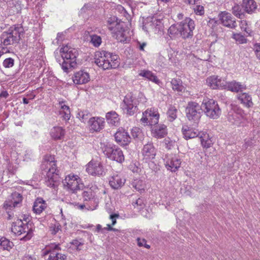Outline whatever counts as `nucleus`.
I'll return each mask as SVG.
<instances>
[{
  "label": "nucleus",
  "mask_w": 260,
  "mask_h": 260,
  "mask_svg": "<svg viewBox=\"0 0 260 260\" xmlns=\"http://www.w3.org/2000/svg\"><path fill=\"white\" fill-rule=\"evenodd\" d=\"M42 170L46 174L45 183L47 186L55 188L59 181V171L57 169L54 157L46 156L41 166Z\"/></svg>",
  "instance_id": "1"
},
{
  "label": "nucleus",
  "mask_w": 260,
  "mask_h": 260,
  "mask_svg": "<svg viewBox=\"0 0 260 260\" xmlns=\"http://www.w3.org/2000/svg\"><path fill=\"white\" fill-rule=\"evenodd\" d=\"M59 53L63 61L61 63L60 59H58V58L56 59L58 62H59L64 72L68 73L70 71V69L75 68L76 67V58L78 55L77 49L69 45H63L60 48Z\"/></svg>",
  "instance_id": "2"
},
{
  "label": "nucleus",
  "mask_w": 260,
  "mask_h": 260,
  "mask_svg": "<svg viewBox=\"0 0 260 260\" xmlns=\"http://www.w3.org/2000/svg\"><path fill=\"white\" fill-rule=\"evenodd\" d=\"M11 231L17 236L24 235L21 240L24 241L30 239L33 236L34 232L31 224H25L21 219H17L13 223Z\"/></svg>",
  "instance_id": "3"
},
{
  "label": "nucleus",
  "mask_w": 260,
  "mask_h": 260,
  "mask_svg": "<svg viewBox=\"0 0 260 260\" xmlns=\"http://www.w3.org/2000/svg\"><path fill=\"white\" fill-rule=\"evenodd\" d=\"M105 155L112 160L122 163L124 160L122 151L117 146L110 143H104L101 146Z\"/></svg>",
  "instance_id": "4"
},
{
  "label": "nucleus",
  "mask_w": 260,
  "mask_h": 260,
  "mask_svg": "<svg viewBox=\"0 0 260 260\" xmlns=\"http://www.w3.org/2000/svg\"><path fill=\"white\" fill-rule=\"evenodd\" d=\"M63 188L69 191L75 192L82 189L84 184L80 177L76 174L71 173L65 177L62 180Z\"/></svg>",
  "instance_id": "5"
},
{
  "label": "nucleus",
  "mask_w": 260,
  "mask_h": 260,
  "mask_svg": "<svg viewBox=\"0 0 260 260\" xmlns=\"http://www.w3.org/2000/svg\"><path fill=\"white\" fill-rule=\"evenodd\" d=\"M202 110L205 115L212 119H217L220 115V110L217 102L208 98L203 99L201 105Z\"/></svg>",
  "instance_id": "6"
},
{
  "label": "nucleus",
  "mask_w": 260,
  "mask_h": 260,
  "mask_svg": "<svg viewBox=\"0 0 260 260\" xmlns=\"http://www.w3.org/2000/svg\"><path fill=\"white\" fill-rule=\"evenodd\" d=\"M111 33L115 40L123 43H128L131 36L133 35V32L125 26L124 23L123 24H119L118 27L111 31Z\"/></svg>",
  "instance_id": "7"
},
{
  "label": "nucleus",
  "mask_w": 260,
  "mask_h": 260,
  "mask_svg": "<svg viewBox=\"0 0 260 260\" xmlns=\"http://www.w3.org/2000/svg\"><path fill=\"white\" fill-rule=\"evenodd\" d=\"M163 23L161 20L156 17H147L143 22V29L147 33H158L163 29Z\"/></svg>",
  "instance_id": "8"
},
{
  "label": "nucleus",
  "mask_w": 260,
  "mask_h": 260,
  "mask_svg": "<svg viewBox=\"0 0 260 260\" xmlns=\"http://www.w3.org/2000/svg\"><path fill=\"white\" fill-rule=\"evenodd\" d=\"M180 29V37L183 39L192 37L193 30L195 28L194 21L189 17H186L183 21L178 23Z\"/></svg>",
  "instance_id": "9"
},
{
  "label": "nucleus",
  "mask_w": 260,
  "mask_h": 260,
  "mask_svg": "<svg viewBox=\"0 0 260 260\" xmlns=\"http://www.w3.org/2000/svg\"><path fill=\"white\" fill-rule=\"evenodd\" d=\"M201 106L197 103L189 102L185 110L187 118L189 121L198 123L201 117Z\"/></svg>",
  "instance_id": "10"
},
{
  "label": "nucleus",
  "mask_w": 260,
  "mask_h": 260,
  "mask_svg": "<svg viewBox=\"0 0 260 260\" xmlns=\"http://www.w3.org/2000/svg\"><path fill=\"white\" fill-rule=\"evenodd\" d=\"M95 63L103 70L111 69V64L108 62V59H112L111 53L105 51H97L95 53ZM116 57L114 56L113 61H115Z\"/></svg>",
  "instance_id": "11"
},
{
  "label": "nucleus",
  "mask_w": 260,
  "mask_h": 260,
  "mask_svg": "<svg viewBox=\"0 0 260 260\" xmlns=\"http://www.w3.org/2000/svg\"><path fill=\"white\" fill-rule=\"evenodd\" d=\"M59 249L58 245L50 244L42 250V255L45 256L49 254L48 260H66L67 256L59 252Z\"/></svg>",
  "instance_id": "12"
},
{
  "label": "nucleus",
  "mask_w": 260,
  "mask_h": 260,
  "mask_svg": "<svg viewBox=\"0 0 260 260\" xmlns=\"http://www.w3.org/2000/svg\"><path fill=\"white\" fill-rule=\"evenodd\" d=\"M120 107L123 112L128 115H133L138 110L136 101L129 94L125 96Z\"/></svg>",
  "instance_id": "13"
},
{
  "label": "nucleus",
  "mask_w": 260,
  "mask_h": 260,
  "mask_svg": "<svg viewBox=\"0 0 260 260\" xmlns=\"http://www.w3.org/2000/svg\"><path fill=\"white\" fill-rule=\"evenodd\" d=\"M86 171L92 176H102L105 174L102 163L99 160L91 159L86 165Z\"/></svg>",
  "instance_id": "14"
},
{
  "label": "nucleus",
  "mask_w": 260,
  "mask_h": 260,
  "mask_svg": "<svg viewBox=\"0 0 260 260\" xmlns=\"http://www.w3.org/2000/svg\"><path fill=\"white\" fill-rule=\"evenodd\" d=\"M159 115L157 109L154 108L148 109L143 113L141 121L146 125H155L158 123Z\"/></svg>",
  "instance_id": "15"
},
{
  "label": "nucleus",
  "mask_w": 260,
  "mask_h": 260,
  "mask_svg": "<svg viewBox=\"0 0 260 260\" xmlns=\"http://www.w3.org/2000/svg\"><path fill=\"white\" fill-rule=\"evenodd\" d=\"M227 81L225 78L216 76H211L206 79V84L208 87L213 89H222L226 87Z\"/></svg>",
  "instance_id": "16"
},
{
  "label": "nucleus",
  "mask_w": 260,
  "mask_h": 260,
  "mask_svg": "<svg viewBox=\"0 0 260 260\" xmlns=\"http://www.w3.org/2000/svg\"><path fill=\"white\" fill-rule=\"evenodd\" d=\"M181 160L176 155H168L165 160V166L168 170L176 172L180 167Z\"/></svg>",
  "instance_id": "17"
},
{
  "label": "nucleus",
  "mask_w": 260,
  "mask_h": 260,
  "mask_svg": "<svg viewBox=\"0 0 260 260\" xmlns=\"http://www.w3.org/2000/svg\"><path fill=\"white\" fill-rule=\"evenodd\" d=\"M141 153L143 159L146 162H148L155 158L156 150L152 143H148L144 145Z\"/></svg>",
  "instance_id": "18"
},
{
  "label": "nucleus",
  "mask_w": 260,
  "mask_h": 260,
  "mask_svg": "<svg viewBox=\"0 0 260 260\" xmlns=\"http://www.w3.org/2000/svg\"><path fill=\"white\" fill-rule=\"evenodd\" d=\"M8 31L10 33L16 43L20 40H25L24 30L23 27L20 25H14L11 26Z\"/></svg>",
  "instance_id": "19"
},
{
  "label": "nucleus",
  "mask_w": 260,
  "mask_h": 260,
  "mask_svg": "<svg viewBox=\"0 0 260 260\" xmlns=\"http://www.w3.org/2000/svg\"><path fill=\"white\" fill-rule=\"evenodd\" d=\"M73 81L76 85L85 84L90 80L89 73L84 70H80L74 73L72 77Z\"/></svg>",
  "instance_id": "20"
},
{
  "label": "nucleus",
  "mask_w": 260,
  "mask_h": 260,
  "mask_svg": "<svg viewBox=\"0 0 260 260\" xmlns=\"http://www.w3.org/2000/svg\"><path fill=\"white\" fill-rule=\"evenodd\" d=\"M83 197L84 201L90 202V205L87 207V210H93L96 208L99 204V198L95 192H92L91 190L84 191L83 193Z\"/></svg>",
  "instance_id": "21"
},
{
  "label": "nucleus",
  "mask_w": 260,
  "mask_h": 260,
  "mask_svg": "<svg viewBox=\"0 0 260 260\" xmlns=\"http://www.w3.org/2000/svg\"><path fill=\"white\" fill-rule=\"evenodd\" d=\"M105 119L101 117H93L90 118L88 121V125L90 131L100 132L105 126Z\"/></svg>",
  "instance_id": "22"
},
{
  "label": "nucleus",
  "mask_w": 260,
  "mask_h": 260,
  "mask_svg": "<svg viewBox=\"0 0 260 260\" xmlns=\"http://www.w3.org/2000/svg\"><path fill=\"white\" fill-rule=\"evenodd\" d=\"M125 182V178L120 174L114 173L109 178V185L112 188L115 189L121 187Z\"/></svg>",
  "instance_id": "23"
},
{
  "label": "nucleus",
  "mask_w": 260,
  "mask_h": 260,
  "mask_svg": "<svg viewBox=\"0 0 260 260\" xmlns=\"http://www.w3.org/2000/svg\"><path fill=\"white\" fill-rule=\"evenodd\" d=\"M22 201V196L18 192H14L11 196L10 199L6 201L4 204V207L6 210L11 209L17 207Z\"/></svg>",
  "instance_id": "24"
},
{
  "label": "nucleus",
  "mask_w": 260,
  "mask_h": 260,
  "mask_svg": "<svg viewBox=\"0 0 260 260\" xmlns=\"http://www.w3.org/2000/svg\"><path fill=\"white\" fill-rule=\"evenodd\" d=\"M116 141L121 145H126L131 141L128 133L123 128H119L115 134Z\"/></svg>",
  "instance_id": "25"
},
{
  "label": "nucleus",
  "mask_w": 260,
  "mask_h": 260,
  "mask_svg": "<svg viewBox=\"0 0 260 260\" xmlns=\"http://www.w3.org/2000/svg\"><path fill=\"white\" fill-rule=\"evenodd\" d=\"M65 134V129L61 126H54L50 131L51 137L55 140L62 139L64 138Z\"/></svg>",
  "instance_id": "26"
},
{
  "label": "nucleus",
  "mask_w": 260,
  "mask_h": 260,
  "mask_svg": "<svg viewBox=\"0 0 260 260\" xmlns=\"http://www.w3.org/2000/svg\"><path fill=\"white\" fill-rule=\"evenodd\" d=\"M182 132L184 138L186 140L192 139L198 137L200 132L193 127L188 126V125H183L182 128Z\"/></svg>",
  "instance_id": "27"
},
{
  "label": "nucleus",
  "mask_w": 260,
  "mask_h": 260,
  "mask_svg": "<svg viewBox=\"0 0 260 260\" xmlns=\"http://www.w3.org/2000/svg\"><path fill=\"white\" fill-rule=\"evenodd\" d=\"M139 75L148 79L159 86H160L161 84V82L158 79L155 74L150 71L147 70H141L140 71Z\"/></svg>",
  "instance_id": "28"
},
{
  "label": "nucleus",
  "mask_w": 260,
  "mask_h": 260,
  "mask_svg": "<svg viewBox=\"0 0 260 260\" xmlns=\"http://www.w3.org/2000/svg\"><path fill=\"white\" fill-rule=\"evenodd\" d=\"M152 135L156 138H161L167 134V126L164 124L155 125L151 129Z\"/></svg>",
  "instance_id": "29"
},
{
  "label": "nucleus",
  "mask_w": 260,
  "mask_h": 260,
  "mask_svg": "<svg viewBox=\"0 0 260 260\" xmlns=\"http://www.w3.org/2000/svg\"><path fill=\"white\" fill-rule=\"evenodd\" d=\"M60 106L59 113L61 115L63 120L68 121L70 119L71 116L70 109L65 101H59Z\"/></svg>",
  "instance_id": "30"
},
{
  "label": "nucleus",
  "mask_w": 260,
  "mask_h": 260,
  "mask_svg": "<svg viewBox=\"0 0 260 260\" xmlns=\"http://www.w3.org/2000/svg\"><path fill=\"white\" fill-rule=\"evenodd\" d=\"M47 205L42 198H38L34 203L33 211L37 214H41L46 208Z\"/></svg>",
  "instance_id": "31"
},
{
  "label": "nucleus",
  "mask_w": 260,
  "mask_h": 260,
  "mask_svg": "<svg viewBox=\"0 0 260 260\" xmlns=\"http://www.w3.org/2000/svg\"><path fill=\"white\" fill-rule=\"evenodd\" d=\"M242 6L248 14L253 13L257 8L256 3L254 0H243Z\"/></svg>",
  "instance_id": "32"
},
{
  "label": "nucleus",
  "mask_w": 260,
  "mask_h": 260,
  "mask_svg": "<svg viewBox=\"0 0 260 260\" xmlns=\"http://www.w3.org/2000/svg\"><path fill=\"white\" fill-rule=\"evenodd\" d=\"M198 137L200 138L201 145L204 148H208L212 146V140L207 133L200 132Z\"/></svg>",
  "instance_id": "33"
},
{
  "label": "nucleus",
  "mask_w": 260,
  "mask_h": 260,
  "mask_svg": "<svg viewBox=\"0 0 260 260\" xmlns=\"http://www.w3.org/2000/svg\"><path fill=\"white\" fill-rule=\"evenodd\" d=\"M106 118L108 123L111 125L117 126L119 124V115L115 111H112L108 112L106 115Z\"/></svg>",
  "instance_id": "34"
},
{
  "label": "nucleus",
  "mask_w": 260,
  "mask_h": 260,
  "mask_svg": "<svg viewBox=\"0 0 260 260\" xmlns=\"http://www.w3.org/2000/svg\"><path fill=\"white\" fill-rule=\"evenodd\" d=\"M123 22L114 16H111L107 20L108 27L111 31L116 27H118L119 24H123Z\"/></svg>",
  "instance_id": "35"
},
{
  "label": "nucleus",
  "mask_w": 260,
  "mask_h": 260,
  "mask_svg": "<svg viewBox=\"0 0 260 260\" xmlns=\"http://www.w3.org/2000/svg\"><path fill=\"white\" fill-rule=\"evenodd\" d=\"M238 98L241 101V103L248 108L251 107L253 105L251 97L246 93H242L238 94Z\"/></svg>",
  "instance_id": "36"
},
{
  "label": "nucleus",
  "mask_w": 260,
  "mask_h": 260,
  "mask_svg": "<svg viewBox=\"0 0 260 260\" xmlns=\"http://www.w3.org/2000/svg\"><path fill=\"white\" fill-rule=\"evenodd\" d=\"M1 41L2 44L4 46L16 43L8 30L3 32L1 37Z\"/></svg>",
  "instance_id": "37"
},
{
  "label": "nucleus",
  "mask_w": 260,
  "mask_h": 260,
  "mask_svg": "<svg viewBox=\"0 0 260 260\" xmlns=\"http://www.w3.org/2000/svg\"><path fill=\"white\" fill-rule=\"evenodd\" d=\"M13 246V242L6 238L2 237L0 239V249L10 251Z\"/></svg>",
  "instance_id": "38"
},
{
  "label": "nucleus",
  "mask_w": 260,
  "mask_h": 260,
  "mask_svg": "<svg viewBox=\"0 0 260 260\" xmlns=\"http://www.w3.org/2000/svg\"><path fill=\"white\" fill-rule=\"evenodd\" d=\"M179 23H177L174 25H172L168 30L169 36L171 38H175L178 36H180V29Z\"/></svg>",
  "instance_id": "39"
},
{
  "label": "nucleus",
  "mask_w": 260,
  "mask_h": 260,
  "mask_svg": "<svg viewBox=\"0 0 260 260\" xmlns=\"http://www.w3.org/2000/svg\"><path fill=\"white\" fill-rule=\"evenodd\" d=\"M132 185L134 188L141 192L144 190L145 187V182L140 179H134L132 183Z\"/></svg>",
  "instance_id": "40"
},
{
  "label": "nucleus",
  "mask_w": 260,
  "mask_h": 260,
  "mask_svg": "<svg viewBox=\"0 0 260 260\" xmlns=\"http://www.w3.org/2000/svg\"><path fill=\"white\" fill-rule=\"evenodd\" d=\"M177 109L174 106H170L167 111V118L169 121H173L177 118Z\"/></svg>",
  "instance_id": "41"
},
{
  "label": "nucleus",
  "mask_w": 260,
  "mask_h": 260,
  "mask_svg": "<svg viewBox=\"0 0 260 260\" xmlns=\"http://www.w3.org/2000/svg\"><path fill=\"white\" fill-rule=\"evenodd\" d=\"M244 87L238 82L235 81L229 83V90L233 92H239L242 91Z\"/></svg>",
  "instance_id": "42"
},
{
  "label": "nucleus",
  "mask_w": 260,
  "mask_h": 260,
  "mask_svg": "<svg viewBox=\"0 0 260 260\" xmlns=\"http://www.w3.org/2000/svg\"><path fill=\"white\" fill-rule=\"evenodd\" d=\"M90 116V114L87 110L79 111L77 114V118L82 122H85Z\"/></svg>",
  "instance_id": "43"
},
{
  "label": "nucleus",
  "mask_w": 260,
  "mask_h": 260,
  "mask_svg": "<svg viewBox=\"0 0 260 260\" xmlns=\"http://www.w3.org/2000/svg\"><path fill=\"white\" fill-rule=\"evenodd\" d=\"M146 98L142 94L139 95L137 99H135V101H136L137 107L139 108H143L146 106L147 103Z\"/></svg>",
  "instance_id": "44"
},
{
  "label": "nucleus",
  "mask_w": 260,
  "mask_h": 260,
  "mask_svg": "<svg viewBox=\"0 0 260 260\" xmlns=\"http://www.w3.org/2000/svg\"><path fill=\"white\" fill-rule=\"evenodd\" d=\"M171 84L172 89L174 90L177 91H182L184 90V87L181 84V82L180 80L173 79L171 81Z\"/></svg>",
  "instance_id": "45"
},
{
  "label": "nucleus",
  "mask_w": 260,
  "mask_h": 260,
  "mask_svg": "<svg viewBox=\"0 0 260 260\" xmlns=\"http://www.w3.org/2000/svg\"><path fill=\"white\" fill-rule=\"evenodd\" d=\"M131 135L134 139L141 140L143 137V133L142 130L137 127H133L131 130Z\"/></svg>",
  "instance_id": "46"
},
{
  "label": "nucleus",
  "mask_w": 260,
  "mask_h": 260,
  "mask_svg": "<svg viewBox=\"0 0 260 260\" xmlns=\"http://www.w3.org/2000/svg\"><path fill=\"white\" fill-rule=\"evenodd\" d=\"M233 38L238 44H244L246 43L247 41L244 36L239 33L234 34L233 35Z\"/></svg>",
  "instance_id": "47"
},
{
  "label": "nucleus",
  "mask_w": 260,
  "mask_h": 260,
  "mask_svg": "<svg viewBox=\"0 0 260 260\" xmlns=\"http://www.w3.org/2000/svg\"><path fill=\"white\" fill-rule=\"evenodd\" d=\"M240 26L241 30L244 31L247 35H250L251 34V29L248 27L247 22L246 20H241L240 23Z\"/></svg>",
  "instance_id": "48"
},
{
  "label": "nucleus",
  "mask_w": 260,
  "mask_h": 260,
  "mask_svg": "<svg viewBox=\"0 0 260 260\" xmlns=\"http://www.w3.org/2000/svg\"><path fill=\"white\" fill-rule=\"evenodd\" d=\"M60 230V225L58 222L55 221L54 223L51 224L49 231L52 234L55 235Z\"/></svg>",
  "instance_id": "49"
},
{
  "label": "nucleus",
  "mask_w": 260,
  "mask_h": 260,
  "mask_svg": "<svg viewBox=\"0 0 260 260\" xmlns=\"http://www.w3.org/2000/svg\"><path fill=\"white\" fill-rule=\"evenodd\" d=\"M232 13L235 16L239 18H241V16L243 15L241 7L238 4H235L232 7Z\"/></svg>",
  "instance_id": "50"
},
{
  "label": "nucleus",
  "mask_w": 260,
  "mask_h": 260,
  "mask_svg": "<svg viewBox=\"0 0 260 260\" xmlns=\"http://www.w3.org/2000/svg\"><path fill=\"white\" fill-rule=\"evenodd\" d=\"M91 43L94 47H99L102 43V39L98 35H92L91 36Z\"/></svg>",
  "instance_id": "51"
},
{
  "label": "nucleus",
  "mask_w": 260,
  "mask_h": 260,
  "mask_svg": "<svg viewBox=\"0 0 260 260\" xmlns=\"http://www.w3.org/2000/svg\"><path fill=\"white\" fill-rule=\"evenodd\" d=\"M111 57H112V58H113L114 56L116 57V58H115V61H113V58L112 59L111 58V59H108V62H109V63H110V64L112 65L111 69L112 68H113V69L116 68L119 65V61L118 60V56L117 55L112 53H111Z\"/></svg>",
  "instance_id": "52"
},
{
  "label": "nucleus",
  "mask_w": 260,
  "mask_h": 260,
  "mask_svg": "<svg viewBox=\"0 0 260 260\" xmlns=\"http://www.w3.org/2000/svg\"><path fill=\"white\" fill-rule=\"evenodd\" d=\"M219 20L220 22L225 26H228V13L222 12L219 15Z\"/></svg>",
  "instance_id": "53"
},
{
  "label": "nucleus",
  "mask_w": 260,
  "mask_h": 260,
  "mask_svg": "<svg viewBox=\"0 0 260 260\" xmlns=\"http://www.w3.org/2000/svg\"><path fill=\"white\" fill-rule=\"evenodd\" d=\"M164 143L166 147L168 149H171L175 146L176 141L174 140H171L169 138H167L164 140Z\"/></svg>",
  "instance_id": "54"
},
{
  "label": "nucleus",
  "mask_w": 260,
  "mask_h": 260,
  "mask_svg": "<svg viewBox=\"0 0 260 260\" xmlns=\"http://www.w3.org/2000/svg\"><path fill=\"white\" fill-rule=\"evenodd\" d=\"M3 64L6 68H12L14 64V60L12 58H7L4 60Z\"/></svg>",
  "instance_id": "55"
},
{
  "label": "nucleus",
  "mask_w": 260,
  "mask_h": 260,
  "mask_svg": "<svg viewBox=\"0 0 260 260\" xmlns=\"http://www.w3.org/2000/svg\"><path fill=\"white\" fill-rule=\"evenodd\" d=\"M116 10L119 12L122 15H123L127 19L130 18V15L128 14L123 7L121 5L117 6Z\"/></svg>",
  "instance_id": "56"
},
{
  "label": "nucleus",
  "mask_w": 260,
  "mask_h": 260,
  "mask_svg": "<svg viewBox=\"0 0 260 260\" xmlns=\"http://www.w3.org/2000/svg\"><path fill=\"white\" fill-rule=\"evenodd\" d=\"M194 11L197 15H203L204 14V8L203 6L198 5L194 8Z\"/></svg>",
  "instance_id": "57"
},
{
  "label": "nucleus",
  "mask_w": 260,
  "mask_h": 260,
  "mask_svg": "<svg viewBox=\"0 0 260 260\" xmlns=\"http://www.w3.org/2000/svg\"><path fill=\"white\" fill-rule=\"evenodd\" d=\"M138 245L140 247L143 246L146 248H149L150 246L146 243V241L144 239L140 238H137Z\"/></svg>",
  "instance_id": "58"
},
{
  "label": "nucleus",
  "mask_w": 260,
  "mask_h": 260,
  "mask_svg": "<svg viewBox=\"0 0 260 260\" xmlns=\"http://www.w3.org/2000/svg\"><path fill=\"white\" fill-rule=\"evenodd\" d=\"M254 50L257 58L260 60V44L255 43L254 45Z\"/></svg>",
  "instance_id": "59"
},
{
  "label": "nucleus",
  "mask_w": 260,
  "mask_h": 260,
  "mask_svg": "<svg viewBox=\"0 0 260 260\" xmlns=\"http://www.w3.org/2000/svg\"><path fill=\"white\" fill-rule=\"evenodd\" d=\"M129 169L134 173H138L140 169L135 164L132 163L129 166Z\"/></svg>",
  "instance_id": "60"
},
{
  "label": "nucleus",
  "mask_w": 260,
  "mask_h": 260,
  "mask_svg": "<svg viewBox=\"0 0 260 260\" xmlns=\"http://www.w3.org/2000/svg\"><path fill=\"white\" fill-rule=\"evenodd\" d=\"M22 260H38V258L35 255L25 254L23 257Z\"/></svg>",
  "instance_id": "61"
},
{
  "label": "nucleus",
  "mask_w": 260,
  "mask_h": 260,
  "mask_svg": "<svg viewBox=\"0 0 260 260\" xmlns=\"http://www.w3.org/2000/svg\"><path fill=\"white\" fill-rule=\"evenodd\" d=\"M237 25V23L235 21L229 18V27L234 28L236 27Z\"/></svg>",
  "instance_id": "62"
},
{
  "label": "nucleus",
  "mask_w": 260,
  "mask_h": 260,
  "mask_svg": "<svg viewBox=\"0 0 260 260\" xmlns=\"http://www.w3.org/2000/svg\"><path fill=\"white\" fill-rule=\"evenodd\" d=\"M71 244L73 245L77 249H79V247L82 244L80 242L77 240H73L71 242Z\"/></svg>",
  "instance_id": "63"
},
{
  "label": "nucleus",
  "mask_w": 260,
  "mask_h": 260,
  "mask_svg": "<svg viewBox=\"0 0 260 260\" xmlns=\"http://www.w3.org/2000/svg\"><path fill=\"white\" fill-rule=\"evenodd\" d=\"M64 39V35L63 33H58L56 39L58 42H62Z\"/></svg>",
  "instance_id": "64"
}]
</instances>
